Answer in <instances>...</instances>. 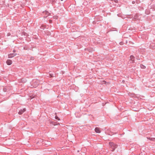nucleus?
<instances>
[{
	"label": "nucleus",
	"instance_id": "1",
	"mask_svg": "<svg viewBox=\"0 0 155 155\" xmlns=\"http://www.w3.org/2000/svg\"><path fill=\"white\" fill-rule=\"evenodd\" d=\"M109 144L110 146V148L112 149V151H114L115 148L117 147V145L114 143H113L110 142Z\"/></svg>",
	"mask_w": 155,
	"mask_h": 155
},
{
	"label": "nucleus",
	"instance_id": "2",
	"mask_svg": "<svg viewBox=\"0 0 155 155\" xmlns=\"http://www.w3.org/2000/svg\"><path fill=\"white\" fill-rule=\"evenodd\" d=\"M26 110V109L25 108H23V109H21L18 112V114H22L23 112H24Z\"/></svg>",
	"mask_w": 155,
	"mask_h": 155
},
{
	"label": "nucleus",
	"instance_id": "3",
	"mask_svg": "<svg viewBox=\"0 0 155 155\" xmlns=\"http://www.w3.org/2000/svg\"><path fill=\"white\" fill-rule=\"evenodd\" d=\"M16 54H17L15 53L10 54H9L8 55V58H12L14 57V56H15Z\"/></svg>",
	"mask_w": 155,
	"mask_h": 155
},
{
	"label": "nucleus",
	"instance_id": "4",
	"mask_svg": "<svg viewBox=\"0 0 155 155\" xmlns=\"http://www.w3.org/2000/svg\"><path fill=\"white\" fill-rule=\"evenodd\" d=\"M95 130L96 133H100L101 132L100 129L99 128L97 127L95 128Z\"/></svg>",
	"mask_w": 155,
	"mask_h": 155
},
{
	"label": "nucleus",
	"instance_id": "5",
	"mask_svg": "<svg viewBox=\"0 0 155 155\" xmlns=\"http://www.w3.org/2000/svg\"><path fill=\"white\" fill-rule=\"evenodd\" d=\"M6 63L8 65H10L12 63V61L10 60H7L6 61Z\"/></svg>",
	"mask_w": 155,
	"mask_h": 155
},
{
	"label": "nucleus",
	"instance_id": "6",
	"mask_svg": "<svg viewBox=\"0 0 155 155\" xmlns=\"http://www.w3.org/2000/svg\"><path fill=\"white\" fill-rule=\"evenodd\" d=\"M130 59L132 62H133L134 61V57L133 56L131 55L130 57Z\"/></svg>",
	"mask_w": 155,
	"mask_h": 155
},
{
	"label": "nucleus",
	"instance_id": "7",
	"mask_svg": "<svg viewBox=\"0 0 155 155\" xmlns=\"http://www.w3.org/2000/svg\"><path fill=\"white\" fill-rule=\"evenodd\" d=\"M140 67L141 68L143 69H145L146 68V67L143 64H140Z\"/></svg>",
	"mask_w": 155,
	"mask_h": 155
},
{
	"label": "nucleus",
	"instance_id": "8",
	"mask_svg": "<svg viewBox=\"0 0 155 155\" xmlns=\"http://www.w3.org/2000/svg\"><path fill=\"white\" fill-rule=\"evenodd\" d=\"M55 118L56 119L58 120H60V118L57 116H55Z\"/></svg>",
	"mask_w": 155,
	"mask_h": 155
},
{
	"label": "nucleus",
	"instance_id": "9",
	"mask_svg": "<svg viewBox=\"0 0 155 155\" xmlns=\"http://www.w3.org/2000/svg\"><path fill=\"white\" fill-rule=\"evenodd\" d=\"M45 13H46L47 14V15H49V13L48 12H45Z\"/></svg>",
	"mask_w": 155,
	"mask_h": 155
},
{
	"label": "nucleus",
	"instance_id": "10",
	"mask_svg": "<svg viewBox=\"0 0 155 155\" xmlns=\"http://www.w3.org/2000/svg\"><path fill=\"white\" fill-rule=\"evenodd\" d=\"M55 123H56L55 122H53L52 123V124H53L54 125H56V124H55Z\"/></svg>",
	"mask_w": 155,
	"mask_h": 155
},
{
	"label": "nucleus",
	"instance_id": "11",
	"mask_svg": "<svg viewBox=\"0 0 155 155\" xmlns=\"http://www.w3.org/2000/svg\"><path fill=\"white\" fill-rule=\"evenodd\" d=\"M10 33H8V34H7V36H9L10 35Z\"/></svg>",
	"mask_w": 155,
	"mask_h": 155
},
{
	"label": "nucleus",
	"instance_id": "12",
	"mask_svg": "<svg viewBox=\"0 0 155 155\" xmlns=\"http://www.w3.org/2000/svg\"><path fill=\"white\" fill-rule=\"evenodd\" d=\"M50 74V75L51 76V77H53V75H52V74Z\"/></svg>",
	"mask_w": 155,
	"mask_h": 155
},
{
	"label": "nucleus",
	"instance_id": "13",
	"mask_svg": "<svg viewBox=\"0 0 155 155\" xmlns=\"http://www.w3.org/2000/svg\"><path fill=\"white\" fill-rule=\"evenodd\" d=\"M135 3V2L133 1L132 2V3L133 4H134Z\"/></svg>",
	"mask_w": 155,
	"mask_h": 155
},
{
	"label": "nucleus",
	"instance_id": "14",
	"mask_svg": "<svg viewBox=\"0 0 155 155\" xmlns=\"http://www.w3.org/2000/svg\"><path fill=\"white\" fill-rule=\"evenodd\" d=\"M13 51V52H15V50H14Z\"/></svg>",
	"mask_w": 155,
	"mask_h": 155
},
{
	"label": "nucleus",
	"instance_id": "15",
	"mask_svg": "<svg viewBox=\"0 0 155 155\" xmlns=\"http://www.w3.org/2000/svg\"><path fill=\"white\" fill-rule=\"evenodd\" d=\"M4 91H6L5 89H4Z\"/></svg>",
	"mask_w": 155,
	"mask_h": 155
},
{
	"label": "nucleus",
	"instance_id": "16",
	"mask_svg": "<svg viewBox=\"0 0 155 155\" xmlns=\"http://www.w3.org/2000/svg\"><path fill=\"white\" fill-rule=\"evenodd\" d=\"M49 21H50V23H51V20H49Z\"/></svg>",
	"mask_w": 155,
	"mask_h": 155
},
{
	"label": "nucleus",
	"instance_id": "17",
	"mask_svg": "<svg viewBox=\"0 0 155 155\" xmlns=\"http://www.w3.org/2000/svg\"><path fill=\"white\" fill-rule=\"evenodd\" d=\"M47 17V16H46V17H45V18H46Z\"/></svg>",
	"mask_w": 155,
	"mask_h": 155
},
{
	"label": "nucleus",
	"instance_id": "18",
	"mask_svg": "<svg viewBox=\"0 0 155 155\" xmlns=\"http://www.w3.org/2000/svg\"><path fill=\"white\" fill-rule=\"evenodd\" d=\"M63 0H61V1H63Z\"/></svg>",
	"mask_w": 155,
	"mask_h": 155
}]
</instances>
